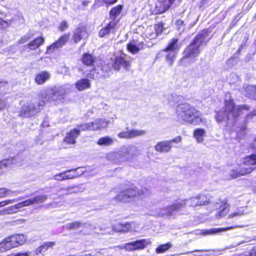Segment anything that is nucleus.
<instances>
[{
    "label": "nucleus",
    "mask_w": 256,
    "mask_h": 256,
    "mask_svg": "<svg viewBox=\"0 0 256 256\" xmlns=\"http://www.w3.org/2000/svg\"><path fill=\"white\" fill-rule=\"evenodd\" d=\"M210 32L208 28H204L200 32L184 49L182 58L188 59L197 57L200 52V46L206 45L210 40V38H206Z\"/></svg>",
    "instance_id": "nucleus-1"
},
{
    "label": "nucleus",
    "mask_w": 256,
    "mask_h": 256,
    "mask_svg": "<svg viewBox=\"0 0 256 256\" xmlns=\"http://www.w3.org/2000/svg\"><path fill=\"white\" fill-rule=\"evenodd\" d=\"M199 112L194 106L187 103L180 104L176 110L177 116L183 121L195 126L202 122V119L198 114Z\"/></svg>",
    "instance_id": "nucleus-2"
},
{
    "label": "nucleus",
    "mask_w": 256,
    "mask_h": 256,
    "mask_svg": "<svg viewBox=\"0 0 256 256\" xmlns=\"http://www.w3.org/2000/svg\"><path fill=\"white\" fill-rule=\"evenodd\" d=\"M256 168V152L244 157L242 163L239 165L238 170H232L230 177L236 178L240 176H245L252 173Z\"/></svg>",
    "instance_id": "nucleus-3"
},
{
    "label": "nucleus",
    "mask_w": 256,
    "mask_h": 256,
    "mask_svg": "<svg viewBox=\"0 0 256 256\" xmlns=\"http://www.w3.org/2000/svg\"><path fill=\"white\" fill-rule=\"evenodd\" d=\"M224 107L228 111V114L230 119L236 121L238 120L242 114V110L248 111L250 110V106L248 104H240L236 106L232 98L229 100H225L224 101Z\"/></svg>",
    "instance_id": "nucleus-4"
},
{
    "label": "nucleus",
    "mask_w": 256,
    "mask_h": 256,
    "mask_svg": "<svg viewBox=\"0 0 256 256\" xmlns=\"http://www.w3.org/2000/svg\"><path fill=\"white\" fill-rule=\"evenodd\" d=\"M144 194L143 190L138 189L136 186L127 188L120 192L114 199L118 202H128L130 200L138 198Z\"/></svg>",
    "instance_id": "nucleus-5"
},
{
    "label": "nucleus",
    "mask_w": 256,
    "mask_h": 256,
    "mask_svg": "<svg viewBox=\"0 0 256 256\" xmlns=\"http://www.w3.org/2000/svg\"><path fill=\"white\" fill-rule=\"evenodd\" d=\"M212 196L210 194H200L196 196L190 198L188 200L190 207L196 208L210 204L212 202Z\"/></svg>",
    "instance_id": "nucleus-6"
},
{
    "label": "nucleus",
    "mask_w": 256,
    "mask_h": 256,
    "mask_svg": "<svg viewBox=\"0 0 256 256\" xmlns=\"http://www.w3.org/2000/svg\"><path fill=\"white\" fill-rule=\"evenodd\" d=\"M111 66L113 70L116 72L120 71L121 68L128 71L131 66V62L122 56H117L112 60Z\"/></svg>",
    "instance_id": "nucleus-7"
},
{
    "label": "nucleus",
    "mask_w": 256,
    "mask_h": 256,
    "mask_svg": "<svg viewBox=\"0 0 256 256\" xmlns=\"http://www.w3.org/2000/svg\"><path fill=\"white\" fill-rule=\"evenodd\" d=\"M176 0H158L152 10L154 15L162 14L168 10Z\"/></svg>",
    "instance_id": "nucleus-8"
},
{
    "label": "nucleus",
    "mask_w": 256,
    "mask_h": 256,
    "mask_svg": "<svg viewBox=\"0 0 256 256\" xmlns=\"http://www.w3.org/2000/svg\"><path fill=\"white\" fill-rule=\"evenodd\" d=\"M151 242L149 239H141L126 243L124 248L128 251H136L144 249Z\"/></svg>",
    "instance_id": "nucleus-9"
},
{
    "label": "nucleus",
    "mask_w": 256,
    "mask_h": 256,
    "mask_svg": "<svg viewBox=\"0 0 256 256\" xmlns=\"http://www.w3.org/2000/svg\"><path fill=\"white\" fill-rule=\"evenodd\" d=\"M216 210H217L216 214V218H220L228 214L230 210V204L227 200L220 199L215 204Z\"/></svg>",
    "instance_id": "nucleus-10"
},
{
    "label": "nucleus",
    "mask_w": 256,
    "mask_h": 256,
    "mask_svg": "<svg viewBox=\"0 0 256 256\" xmlns=\"http://www.w3.org/2000/svg\"><path fill=\"white\" fill-rule=\"evenodd\" d=\"M186 201L187 200L186 199L178 198L172 204L167 206L166 210L168 215H172L174 212H179L185 208L186 205Z\"/></svg>",
    "instance_id": "nucleus-11"
},
{
    "label": "nucleus",
    "mask_w": 256,
    "mask_h": 256,
    "mask_svg": "<svg viewBox=\"0 0 256 256\" xmlns=\"http://www.w3.org/2000/svg\"><path fill=\"white\" fill-rule=\"evenodd\" d=\"M119 20H111L105 26L102 28L98 32V36L104 38L110 33H114L116 30Z\"/></svg>",
    "instance_id": "nucleus-12"
},
{
    "label": "nucleus",
    "mask_w": 256,
    "mask_h": 256,
    "mask_svg": "<svg viewBox=\"0 0 256 256\" xmlns=\"http://www.w3.org/2000/svg\"><path fill=\"white\" fill-rule=\"evenodd\" d=\"M13 235L5 238L0 242V253L6 252L10 249L16 248Z\"/></svg>",
    "instance_id": "nucleus-13"
},
{
    "label": "nucleus",
    "mask_w": 256,
    "mask_h": 256,
    "mask_svg": "<svg viewBox=\"0 0 256 256\" xmlns=\"http://www.w3.org/2000/svg\"><path fill=\"white\" fill-rule=\"evenodd\" d=\"M145 134L146 131L144 130L131 129L127 131H122L119 132L118 136L120 138L130 139L142 136Z\"/></svg>",
    "instance_id": "nucleus-14"
},
{
    "label": "nucleus",
    "mask_w": 256,
    "mask_h": 256,
    "mask_svg": "<svg viewBox=\"0 0 256 256\" xmlns=\"http://www.w3.org/2000/svg\"><path fill=\"white\" fill-rule=\"evenodd\" d=\"M44 42V38L42 36H40L33 40L30 41L24 46V51L34 50L42 45Z\"/></svg>",
    "instance_id": "nucleus-15"
},
{
    "label": "nucleus",
    "mask_w": 256,
    "mask_h": 256,
    "mask_svg": "<svg viewBox=\"0 0 256 256\" xmlns=\"http://www.w3.org/2000/svg\"><path fill=\"white\" fill-rule=\"evenodd\" d=\"M80 134V130L74 128L68 132L64 138V141L69 144H74L76 142V139Z\"/></svg>",
    "instance_id": "nucleus-16"
},
{
    "label": "nucleus",
    "mask_w": 256,
    "mask_h": 256,
    "mask_svg": "<svg viewBox=\"0 0 256 256\" xmlns=\"http://www.w3.org/2000/svg\"><path fill=\"white\" fill-rule=\"evenodd\" d=\"M56 245V242H46L40 245L34 250L35 255L42 254L44 256L45 252L49 250H52Z\"/></svg>",
    "instance_id": "nucleus-17"
},
{
    "label": "nucleus",
    "mask_w": 256,
    "mask_h": 256,
    "mask_svg": "<svg viewBox=\"0 0 256 256\" xmlns=\"http://www.w3.org/2000/svg\"><path fill=\"white\" fill-rule=\"evenodd\" d=\"M80 61L82 64L86 67L93 68L95 70V63L96 61V58L89 52L84 53L80 58Z\"/></svg>",
    "instance_id": "nucleus-18"
},
{
    "label": "nucleus",
    "mask_w": 256,
    "mask_h": 256,
    "mask_svg": "<svg viewBox=\"0 0 256 256\" xmlns=\"http://www.w3.org/2000/svg\"><path fill=\"white\" fill-rule=\"evenodd\" d=\"M38 112V110L35 104H30L22 106L20 114L21 116L26 118L34 115Z\"/></svg>",
    "instance_id": "nucleus-19"
},
{
    "label": "nucleus",
    "mask_w": 256,
    "mask_h": 256,
    "mask_svg": "<svg viewBox=\"0 0 256 256\" xmlns=\"http://www.w3.org/2000/svg\"><path fill=\"white\" fill-rule=\"evenodd\" d=\"M70 37V33L64 34L62 35L57 40L54 42L50 46L47 50H54L56 48H61L64 45L68 40Z\"/></svg>",
    "instance_id": "nucleus-20"
},
{
    "label": "nucleus",
    "mask_w": 256,
    "mask_h": 256,
    "mask_svg": "<svg viewBox=\"0 0 256 256\" xmlns=\"http://www.w3.org/2000/svg\"><path fill=\"white\" fill-rule=\"evenodd\" d=\"M132 223L126 222L125 223L118 222L112 226V230L116 232L126 233L128 232L132 228Z\"/></svg>",
    "instance_id": "nucleus-21"
},
{
    "label": "nucleus",
    "mask_w": 256,
    "mask_h": 256,
    "mask_svg": "<svg viewBox=\"0 0 256 256\" xmlns=\"http://www.w3.org/2000/svg\"><path fill=\"white\" fill-rule=\"evenodd\" d=\"M50 78V74L47 70L41 71L35 75L34 82L38 85H42Z\"/></svg>",
    "instance_id": "nucleus-22"
},
{
    "label": "nucleus",
    "mask_w": 256,
    "mask_h": 256,
    "mask_svg": "<svg viewBox=\"0 0 256 256\" xmlns=\"http://www.w3.org/2000/svg\"><path fill=\"white\" fill-rule=\"evenodd\" d=\"M86 28L84 26L76 28L73 34L72 40L74 43L79 42L83 38V35L86 33Z\"/></svg>",
    "instance_id": "nucleus-23"
},
{
    "label": "nucleus",
    "mask_w": 256,
    "mask_h": 256,
    "mask_svg": "<svg viewBox=\"0 0 256 256\" xmlns=\"http://www.w3.org/2000/svg\"><path fill=\"white\" fill-rule=\"evenodd\" d=\"M172 147V146L170 145V142L166 140L158 142L154 146V148L156 152H167L170 150Z\"/></svg>",
    "instance_id": "nucleus-24"
},
{
    "label": "nucleus",
    "mask_w": 256,
    "mask_h": 256,
    "mask_svg": "<svg viewBox=\"0 0 256 256\" xmlns=\"http://www.w3.org/2000/svg\"><path fill=\"white\" fill-rule=\"evenodd\" d=\"M90 86V81L86 78L80 79L75 83V86L79 91L89 88Z\"/></svg>",
    "instance_id": "nucleus-25"
},
{
    "label": "nucleus",
    "mask_w": 256,
    "mask_h": 256,
    "mask_svg": "<svg viewBox=\"0 0 256 256\" xmlns=\"http://www.w3.org/2000/svg\"><path fill=\"white\" fill-rule=\"evenodd\" d=\"M123 8L122 4H118L112 8L109 12L110 18L112 20H116V18L120 14Z\"/></svg>",
    "instance_id": "nucleus-26"
},
{
    "label": "nucleus",
    "mask_w": 256,
    "mask_h": 256,
    "mask_svg": "<svg viewBox=\"0 0 256 256\" xmlns=\"http://www.w3.org/2000/svg\"><path fill=\"white\" fill-rule=\"evenodd\" d=\"M215 118L218 123L222 122L224 120H229L226 109L224 108V110H219L216 112Z\"/></svg>",
    "instance_id": "nucleus-27"
},
{
    "label": "nucleus",
    "mask_w": 256,
    "mask_h": 256,
    "mask_svg": "<svg viewBox=\"0 0 256 256\" xmlns=\"http://www.w3.org/2000/svg\"><path fill=\"white\" fill-rule=\"evenodd\" d=\"M178 38H172L168 42V46L162 50L163 52H174L178 48Z\"/></svg>",
    "instance_id": "nucleus-28"
},
{
    "label": "nucleus",
    "mask_w": 256,
    "mask_h": 256,
    "mask_svg": "<svg viewBox=\"0 0 256 256\" xmlns=\"http://www.w3.org/2000/svg\"><path fill=\"white\" fill-rule=\"evenodd\" d=\"M103 122V121L100 119L88 122L89 131H96L104 128V127L102 126Z\"/></svg>",
    "instance_id": "nucleus-29"
},
{
    "label": "nucleus",
    "mask_w": 256,
    "mask_h": 256,
    "mask_svg": "<svg viewBox=\"0 0 256 256\" xmlns=\"http://www.w3.org/2000/svg\"><path fill=\"white\" fill-rule=\"evenodd\" d=\"M206 134L205 130L202 128H196L193 132L194 137L198 142H202L204 141V137Z\"/></svg>",
    "instance_id": "nucleus-30"
},
{
    "label": "nucleus",
    "mask_w": 256,
    "mask_h": 256,
    "mask_svg": "<svg viewBox=\"0 0 256 256\" xmlns=\"http://www.w3.org/2000/svg\"><path fill=\"white\" fill-rule=\"evenodd\" d=\"M78 168H72L64 172L65 176L64 178H66V180L75 178L80 176L83 172L78 173L76 172Z\"/></svg>",
    "instance_id": "nucleus-31"
},
{
    "label": "nucleus",
    "mask_w": 256,
    "mask_h": 256,
    "mask_svg": "<svg viewBox=\"0 0 256 256\" xmlns=\"http://www.w3.org/2000/svg\"><path fill=\"white\" fill-rule=\"evenodd\" d=\"M172 246L170 242H167L166 244H161L158 246L156 248V254H162L168 251Z\"/></svg>",
    "instance_id": "nucleus-32"
},
{
    "label": "nucleus",
    "mask_w": 256,
    "mask_h": 256,
    "mask_svg": "<svg viewBox=\"0 0 256 256\" xmlns=\"http://www.w3.org/2000/svg\"><path fill=\"white\" fill-rule=\"evenodd\" d=\"M13 236L17 247L24 244L26 241V238L24 234H13Z\"/></svg>",
    "instance_id": "nucleus-33"
},
{
    "label": "nucleus",
    "mask_w": 256,
    "mask_h": 256,
    "mask_svg": "<svg viewBox=\"0 0 256 256\" xmlns=\"http://www.w3.org/2000/svg\"><path fill=\"white\" fill-rule=\"evenodd\" d=\"M96 143L100 146H109L113 143V140L111 138L106 136L100 138Z\"/></svg>",
    "instance_id": "nucleus-34"
},
{
    "label": "nucleus",
    "mask_w": 256,
    "mask_h": 256,
    "mask_svg": "<svg viewBox=\"0 0 256 256\" xmlns=\"http://www.w3.org/2000/svg\"><path fill=\"white\" fill-rule=\"evenodd\" d=\"M39 102L38 104V107L44 106L47 102H50V96L46 94H40L38 96Z\"/></svg>",
    "instance_id": "nucleus-35"
},
{
    "label": "nucleus",
    "mask_w": 256,
    "mask_h": 256,
    "mask_svg": "<svg viewBox=\"0 0 256 256\" xmlns=\"http://www.w3.org/2000/svg\"><path fill=\"white\" fill-rule=\"evenodd\" d=\"M154 28L155 30V34L158 36L162 34L164 30V24L162 22H159L154 24Z\"/></svg>",
    "instance_id": "nucleus-36"
},
{
    "label": "nucleus",
    "mask_w": 256,
    "mask_h": 256,
    "mask_svg": "<svg viewBox=\"0 0 256 256\" xmlns=\"http://www.w3.org/2000/svg\"><path fill=\"white\" fill-rule=\"evenodd\" d=\"M127 50L132 54H136L140 51V48L133 42H130L126 44Z\"/></svg>",
    "instance_id": "nucleus-37"
},
{
    "label": "nucleus",
    "mask_w": 256,
    "mask_h": 256,
    "mask_svg": "<svg viewBox=\"0 0 256 256\" xmlns=\"http://www.w3.org/2000/svg\"><path fill=\"white\" fill-rule=\"evenodd\" d=\"M82 225V224L78 221L74 222L68 224L66 226V228L68 230H75L80 228Z\"/></svg>",
    "instance_id": "nucleus-38"
},
{
    "label": "nucleus",
    "mask_w": 256,
    "mask_h": 256,
    "mask_svg": "<svg viewBox=\"0 0 256 256\" xmlns=\"http://www.w3.org/2000/svg\"><path fill=\"white\" fill-rule=\"evenodd\" d=\"M47 199V196L45 194L36 196L32 198L34 204H38L44 202Z\"/></svg>",
    "instance_id": "nucleus-39"
},
{
    "label": "nucleus",
    "mask_w": 256,
    "mask_h": 256,
    "mask_svg": "<svg viewBox=\"0 0 256 256\" xmlns=\"http://www.w3.org/2000/svg\"><path fill=\"white\" fill-rule=\"evenodd\" d=\"M232 227H228V228H218V229H216V228H214V229H212V230H207L206 231L205 233L206 234H216L218 232H222V231H224V230H230V228H232Z\"/></svg>",
    "instance_id": "nucleus-40"
},
{
    "label": "nucleus",
    "mask_w": 256,
    "mask_h": 256,
    "mask_svg": "<svg viewBox=\"0 0 256 256\" xmlns=\"http://www.w3.org/2000/svg\"><path fill=\"white\" fill-rule=\"evenodd\" d=\"M32 252L30 251L18 252L16 253H12L10 255L7 256H30Z\"/></svg>",
    "instance_id": "nucleus-41"
},
{
    "label": "nucleus",
    "mask_w": 256,
    "mask_h": 256,
    "mask_svg": "<svg viewBox=\"0 0 256 256\" xmlns=\"http://www.w3.org/2000/svg\"><path fill=\"white\" fill-rule=\"evenodd\" d=\"M10 193V190L4 188H0V198H4Z\"/></svg>",
    "instance_id": "nucleus-42"
},
{
    "label": "nucleus",
    "mask_w": 256,
    "mask_h": 256,
    "mask_svg": "<svg viewBox=\"0 0 256 256\" xmlns=\"http://www.w3.org/2000/svg\"><path fill=\"white\" fill-rule=\"evenodd\" d=\"M81 131H89L88 122L83 123L77 126V128Z\"/></svg>",
    "instance_id": "nucleus-43"
},
{
    "label": "nucleus",
    "mask_w": 256,
    "mask_h": 256,
    "mask_svg": "<svg viewBox=\"0 0 256 256\" xmlns=\"http://www.w3.org/2000/svg\"><path fill=\"white\" fill-rule=\"evenodd\" d=\"M68 25L66 21L62 20L58 26V30L60 32H64L68 28Z\"/></svg>",
    "instance_id": "nucleus-44"
},
{
    "label": "nucleus",
    "mask_w": 256,
    "mask_h": 256,
    "mask_svg": "<svg viewBox=\"0 0 256 256\" xmlns=\"http://www.w3.org/2000/svg\"><path fill=\"white\" fill-rule=\"evenodd\" d=\"M31 38V36L28 35H24L22 36L18 41V44H23L28 41Z\"/></svg>",
    "instance_id": "nucleus-45"
},
{
    "label": "nucleus",
    "mask_w": 256,
    "mask_h": 256,
    "mask_svg": "<svg viewBox=\"0 0 256 256\" xmlns=\"http://www.w3.org/2000/svg\"><path fill=\"white\" fill-rule=\"evenodd\" d=\"M8 164L6 160H2L0 161V175L4 174V168L8 166Z\"/></svg>",
    "instance_id": "nucleus-46"
},
{
    "label": "nucleus",
    "mask_w": 256,
    "mask_h": 256,
    "mask_svg": "<svg viewBox=\"0 0 256 256\" xmlns=\"http://www.w3.org/2000/svg\"><path fill=\"white\" fill-rule=\"evenodd\" d=\"M50 95L52 96H54L57 94H59L60 92V90L56 86L51 88L50 89Z\"/></svg>",
    "instance_id": "nucleus-47"
},
{
    "label": "nucleus",
    "mask_w": 256,
    "mask_h": 256,
    "mask_svg": "<svg viewBox=\"0 0 256 256\" xmlns=\"http://www.w3.org/2000/svg\"><path fill=\"white\" fill-rule=\"evenodd\" d=\"M64 174L63 172H60V174H55L54 176V178L56 180L62 181L66 180L64 178Z\"/></svg>",
    "instance_id": "nucleus-48"
},
{
    "label": "nucleus",
    "mask_w": 256,
    "mask_h": 256,
    "mask_svg": "<svg viewBox=\"0 0 256 256\" xmlns=\"http://www.w3.org/2000/svg\"><path fill=\"white\" fill-rule=\"evenodd\" d=\"M16 200L14 199V200H2L0 202V207L4 206L7 204H12V202H16Z\"/></svg>",
    "instance_id": "nucleus-49"
},
{
    "label": "nucleus",
    "mask_w": 256,
    "mask_h": 256,
    "mask_svg": "<svg viewBox=\"0 0 256 256\" xmlns=\"http://www.w3.org/2000/svg\"><path fill=\"white\" fill-rule=\"evenodd\" d=\"M8 22L0 18V30L4 29L8 26Z\"/></svg>",
    "instance_id": "nucleus-50"
},
{
    "label": "nucleus",
    "mask_w": 256,
    "mask_h": 256,
    "mask_svg": "<svg viewBox=\"0 0 256 256\" xmlns=\"http://www.w3.org/2000/svg\"><path fill=\"white\" fill-rule=\"evenodd\" d=\"M24 206H30L34 204L32 198L27 199L22 202Z\"/></svg>",
    "instance_id": "nucleus-51"
},
{
    "label": "nucleus",
    "mask_w": 256,
    "mask_h": 256,
    "mask_svg": "<svg viewBox=\"0 0 256 256\" xmlns=\"http://www.w3.org/2000/svg\"><path fill=\"white\" fill-rule=\"evenodd\" d=\"M182 140V137L180 136H178L176 138L168 140V142H170V145H172V143H179Z\"/></svg>",
    "instance_id": "nucleus-52"
},
{
    "label": "nucleus",
    "mask_w": 256,
    "mask_h": 256,
    "mask_svg": "<svg viewBox=\"0 0 256 256\" xmlns=\"http://www.w3.org/2000/svg\"><path fill=\"white\" fill-rule=\"evenodd\" d=\"M90 256H106L101 251L96 250L89 254Z\"/></svg>",
    "instance_id": "nucleus-53"
},
{
    "label": "nucleus",
    "mask_w": 256,
    "mask_h": 256,
    "mask_svg": "<svg viewBox=\"0 0 256 256\" xmlns=\"http://www.w3.org/2000/svg\"><path fill=\"white\" fill-rule=\"evenodd\" d=\"M74 187V186H69L66 188H63V190H65L66 191L65 194L68 195L70 194H72V193H74V192L72 190Z\"/></svg>",
    "instance_id": "nucleus-54"
},
{
    "label": "nucleus",
    "mask_w": 256,
    "mask_h": 256,
    "mask_svg": "<svg viewBox=\"0 0 256 256\" xmlns=\"http://www.w3.org/2000/svg\"><path fill=\"white\" fill-rule=\"evenodd\" d=\"M248 256H256V246H254L250 250Z\"/></svg>",
    "instance_id": "nucleus-55"
},
{
    "label": "nucleus",
    "mask_w": 256,
    "mask_h": 256,
    "mask_svg": "<svg viewBox=\"0 0 256 256\" xmlns=\"http://www.w3.org/2000/svg\"><path fill=\"white\" fill-rule=\"evenodd\" d=\"M175 24L177 26L180 28L184 24V22L180 19L177 20L176 21Z\"/></svg>",
    "instance_id": "nucleus-56"
},
{
    "label": "nucleus",
    "mask_w": 256,
    "mask_h": 256,
    "mask_svg": "<svg viewBox=\"0 0 256 256\" xmlns=\"http://www.w3.org/2000/svg\"><path fill=\"white\" fill-rule=\"evenodd\" d=\"M250 148L252 150H256V138L250 144Z\"/></svg>",
    "instance_id": "nucleus-57"
},
{
    "label": "nucleus",
    "mask_w": 256,
    "mask_h": 256,
    "mask_svg": "<svg viewBox=\"0 0 256 256\" xmlns=\"http://www.w3.org/2000/svg\"><path fill=\"white\" fill-rule=\"evenodd\" d=\"M173 58H174V56H170V55H168V56H166V60L168 61H169V62H170V64H172V63Z\"/></svg>",
    "instance_id": "nucleus-58"
},
{
    "label": "nucleus",
    "mask_w": 256,
    "mask_h": 256,
    "mask_svg": "<svg viewBox=\"0 0 256 256\" xmlns=\"http://www.w3.org/2000/svg\"><path fill=\"white\" fill-rule=\"evenodd\" d=\"M90 3V0H84L82 2V4L83 6L86 7V6H87Z\"/></svg>",
    "instance_id": "nucleus-59"
},
{
    "label": "nucleus",
    "mask_w": 256,
    "mask_h": 256,
    "mask_svg": "<svg viewBox=\"0 0 256 256\" xmlns=\"http://www.w3.org/2000/svg\"><path fill=\"white\" fill-rule=\"evenodd\" d=\"M6 106L5 104L3 103L0 99V111L4 110Z\"/></svg>",
    "instance_id": "nucleus-60"
},
{
    "label": "nucleus",
    "mask_w": 256,
    "mask_h": 256,
    "mask_svg": "<svg viewBox=\"0 0 256 256\" xmlns=\"http://www.w3.org/2000/svg\"><path fill=\"white\" fill-rule=\"evenodd\" d=\"M14 207L16 208H22V207H24V206H23V204H22V202H20L18 204H16L15 206H14Z\"/></svg>",
    "instance_id": "nucleus-61"
},
{
    "label": "nucleus",
    "mask_w": 256,
    "mask_h": 256,
    "mask_svg": "<svg viewBox=\"0 0 256 256\" xmlns=\"http://www.w3.org/2000/svg\"><path fill=\"white\" fill-rule=\"evenodd\" d=\"M256 116V110H254L252 112L248 114L247 115V116L250 117V116Z\"/></svg>",
    "instance_id": "nucleus-62"
},
{
    "label": "nucleus",
    "mask_w": 256,
    "mask_h": 256,
    "mask_svg": "<svg viewBox=\"0 0 256 256\" xmlns=\"http://www.w3.org/2000/svg\"><path fill=\"white\" fill-rule=\"evenodd\" d=\"M129 154L128 151H126L124 153L120 154V158H122L124 156L125 154Z\"/></svg>",
    "instance_id": "nucleus-63"
},
{
    "label": "nucleus",
    "mask_w": 256,
    "mask_h": 256,
    "mask_svg": "<svg viewBox=\"0 0 256 256\" xmlns=\"http://www.w3.org/2000/svg\"><path fill=\"white\" fill-rule=\"evenodd\" d=\"M254 45H255V46H256V39H255V40H254Z\"/></svg>",
    "instance_id": "nucleus-64"
}]
</instances>
